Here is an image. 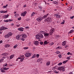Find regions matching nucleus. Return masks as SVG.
Listing matches in <instances>:
<instances>
[{
	"mask_svg": "<svg viewBox=\"0 0 74 74\" xmlns=\"http://www.w3.org/2000/svg\"><path fill=\"white\" fill-rule=\"evenodd\" d=\"M41 60H42V58H39L37 59V62H41Z\"/></svg>",
	"mask_w": 74,
	"mask_h": 74,
	"instance_id": "393cba45",
	"label": "nucleus"
},
{
	"mask_svg": "<svg viewBox=\"0 0 74 74\" xmlns=\"http://www.w3.org/2000/svg\"><path fill=\"white\" fill-rule=\"evenodd\" d=\"M62 64V63L60 62L58 64V65L59 66H61Z\"/></svg>",
	"mask_w": 74,
	"mask_h": 74,
	"instance_id": "c03bdc74",
	"label": "nucleus"
},
{
	"mask_svg": "<svg viewBox=\"0 0 74 74\" xmlns=\"http://www.w3.org/2000/svg\"><path fill=\"white\" fill-rule=\"evenodd\" d=\"M45 21H49V22H51L52 21V19L50 17H49L47 18L45 20Z\"/></svg>",
	"mask_w": 74,
	"mask_h": 74,
	"instance_id": "0eeeda50",
	"label": "nucleus"
},
{
	"mask_svg": "<svg viewBox=\"0 0 74 74\" xmlns=\"http://www.w3.org/2000/svg\"><path fill=\"white\" fill-rule=\"evenodd\" d=\"M19 59H21V58L19 57V58H17L16 60V61H18V60H19Z\"/></svg>",
	"mask_w": 74,
	"mask_h": 74,
	"instance_id": "37998d69",
	"label": "nucleus"
},
{
	"mask_svg": "<svg viewBox=\"0 0 74 74\" xmlns=\"http://www.w3.org/2000/svg\"><path fill=\"white\" fill-rule=\"evenodd\" d=\"M54 73H56V74H58V73H59V72H58L56 71V70L54 71Z\"/></svg>",
	"mask_w": 74,
	"mask_h": 74,
	"instance_id": "49530a36",
	"label": "nucleus"
},
{
	"mask_svg": "<svg viewBox=\"0 0 74 74\" xmlns=\"http://www.w3.org/2000/svg\"><path fill=\"white\" fill-rule=\"evenodd\" d=\"M72 9V7H69L68 8V10H71Z\"/></svg>",
	"mask_w": 74,
	"mask_h": 74,
	"instance_id": "4c0bfd02",
	"label": "nucleus"
},
{
	"mask_svg": "<svg viewBox=\"0 0 74 74\" xmlns=\"http://www.w3.org/2000/svg\"><path fill=\"white\" fill-rule=\"evenodd\" d=\"M69 74H73V73L72 72H71L69 73Z\"/></svg>",
	"mask_w": 74,
	"mask_h": 74,
	"instance_id": "e2e57ef3",
	"label": "nucleus"
},
{
	"mask_svg": "<svg viewBox=\"0 0 74 74\" xmlns=\"http://www.w3.org/2000/svg\"><path fill=\"white\" fill-rule=\"evenodd\" d=\"M39 56H40V55H39L38 54H36L37 58H39Z\"/></svg>",
	"mask_w": 74,
	"mask_h": 74,
	"instance_id": "864d4df0",
	"label": "nucleus"
},
{
	"mask_svg": "<svg viewBox=\"0 0 74 74\" xmlns=\"http://www.w3.org/2000/svg\"><path fill=\"white\" fill-rule=\"evenodd\" d=\"M2 42H3V41L2 40H1L0 41V44H1V43H2Z\"/></svg>",
	"mask_w": 74,
	"mask_h": 74,
	"instance_id": "bf43d9fd",
	"label": "nucleus"
},
{
	"mask_svg": "<svg viewBox=\"0 0 74 74\" xmlns=\"http://www.w3.org/2000/svg\"><path fill=\"white\" fill-rule=\"evenodd\" d=\"M1 71L2 73H5V71L3 70V69H1Z\"/></svg>",
	"mask_w": 74,
	"mask_h": 74,
	"instance_id": "e433bc0d",
	"label": "nucleus"
},
{
	"mask_svg": "<svg viewBox=\"0 0 74 74\" xmlns=\"http://www.w3.org/2000/svg\"><path fill=\"white\" fill-rule=\"evenodd\" d=\"M4 60V59H1L0 60V63H1Z\"/></svg>",
	"mask_w": 74,
	"mask_h": 74,
	"instance_id": "79ce46f5",
	"label": "nucleus"
},
{
	"mask_svg": "<svg viewBox=\"0 0 74 74\" xmlns=\"http://www.w3.org/2000/svg\"><path fill=\"white\" fill-rule=\"evenodd\" d=\"M29 48V47H24L23 48L24 49H27Z\"/></svg>",
	"mask_w": 74,
	"mask_h": 74,
	"instance_id": "a18cd8bd",
	"label": "nucleus"
},
{
	"mask_svg": "<svg viewBox=\"0 0 74 74\" xmlns=\"http://www.w3.org/2000/svg\"><path fill=\"white\" fill-rule=\"evenodd\" d=\"M21 35H18L16 36V39L17 40H22V41H25V39L23 38H22L21 37Z\"/></svg>",
	"mask_w": 74,
	"mask_h": 74,
	"instance_id": "f03ea898",
	"label": "nucleus"
},
{
	"mask_svg": "<svg viewBox=\"0 0 74 74\" xmlns=\"http://www.w3.org/2000/svg\"><path fill=\"white\" fill-rule=\"evenodd\" d=\"M61 48L62 47L59 46L56 47V49H57V50H58V49H61Z\"/></svg>",
	"mask_w": 74,
	"mask_h": 74,
	"instance_id": "7c9ffc66",
	"label": "nucleus"
},
{
	"mask_svg": "<svg viewBox=\"0 0 74 74\" xmlns=\"http://www.w3.org/2000/svg\"><path fill=\"white\" fill-rule=\"evenodd\" d=\"M0 12L1 13H5V12H7V11H4L3 10H1L0 11Z\"/></svg>",
	"mask_w": 74,
	"mask_h": 74,
	"instance_id": "c85d7f7f",
	"label": "nucleus"
},
{
	"mask_svg": "<svg viewBox=\"0 0 74 74\" xmlns=\"http://www.w3.org/2000/svg\"><path fill=\"white\" fill-rule=\"evenodd\" d=\"M74 18V16H72L70 17V18L71 19H73V18Z\"/></svg>",
	"mask_w": 74,
	"mask_h": 74,
	"instance_id": "5fc2aeb1",
	"label": "nucleus"
},
{
	"mask_svg": "<svg viewBox=\"0 0 74 74\" xmlns=\"http://www.w3.org/2000/svg\"><path fill=\"white\" fill-rule=\"evenodd\" d=\"M10 45L7 44V45H5L4 47H5V48H8V47H10Z\"/></svg>",
	"mask_w": 74,
	"mask_h": 74,
	"instance_id": "a878e982",
	"label": "nucleus"
},
{
	"mask_svg": "<svg viewBox=\"0 0 74 74\" xmlns=\"http://www.w3.org/2000/svg\"><path fill=\"white\" fill-rule=\"evenodd\" d=\"M64 23V22H62L61 23V24H63Z\"/></svg>",
	"mask_w": 74,
	"mask_h": 74,
	"instance_id": "0e129e2a",
	"label": "nucleus"
},
{
	"mask_svg": "<svg viewBox=\"0 0 74 74\" xmlns=\"http://www.w3.org/2000/svg\"><path fill=\"white\" fill-rule=\"evenodd\" d=\"M54 15L56 16V18H60V15H58V14H55Z\"/></svg>",
	"mask_w": 74,
	"mask_h": 74,
	"instance_id": "412c9836",
	"label": "nucleus"
},
{
	"mask_svg": "<svg viewBox=\"0 0 74 74\" xmlns=\"http://www.w3.org/2000/svg\"><path fill=\"white\" fill-rule=\"evenodd\" d=\"M67 42L66 41H65L62 42V45L63 46H64L65 45H66V44Z\"/></svg>",
	"mask_w": 74,
	"mask_h": 74,
	"instance_id": "a211bd4d",
	"label": "nucleus"
},
{
	"mask_svg": "<svg viewBox=\"0 0 74 74\" xmlns=\"http://www.w3.org/2000/svg\"><path fill=\"white\" fill-rule=\"evenodd\" d=\"M18 20V21H21V17H20L17 18Z\"/></svg>",
	"mask_w": 74,
	"mask_h": 74,
	"instance_id": "8fccbe9b",
	"label": "nucleus"
},
{
	"mask_svg": "<svg viewBox=\"0 0 74 74\" xmlns=\"http://www.w3.org/2000/svg\"><path fill=\"white\" fill-rule=\"evenodd\" d=\"M18 30L20 31H21V32H23V28L21 27L18 28Z\"/></svg>",
	"mask_w": 74,
	"mask_h": 74,
	"instance_id": "2eb2a0df",
	"label": "nucleus"
},
{
	"mask_svg": "<svg viewBox=\"0 0 74 74\" xmlns=\"http://www.w3.org/2000/svg\"><path fill=\"white\" fill-rule=\"evenodd\" d=\"M25 56L26 58H27L31 56V53H26V54H25Z\"/></svg>",
	"mask_w": 74,
	"mask_h": 74,
	"instance_id": "423d86ee",
	"label": "nucleus"
},
{
	"mask_svg": "<svg viewBox=\"0 0 74 74\" xmlns=\"http://www.w3.org/2000/svg\"><path fill=\"white\" fill-rule=\"evenodd\" d=\"M48 43L49 42L47 40H45L44 42V44H45V45H47Z\"/></svg>",
	"mask_w": 74,
	"mask_h": 74,
	"instance_id": "bb28decb",
	"label": "nucleus"
},
{
	"mask_svg": "<svg viewBox=\"0 0 74 74\" xmlns=\"http://www.w3.org/2000/svg\"><path fill=\"white\" fill-rule=\"evenodd\" d=\"M44 36L45 37H49V33H45V34Z\"/></svg>",
	"mask_w": 74,
	"mask_h": 74,
	"instance_id": "4468645a",
	"label": "nucleus"
},
{
	"mask_svg": "<svg viewBox=\"0 0 74 74\" xmlns=\"http://www.w3.org/2000/svg\"><path fill=\"white\" fill-rule=\"evenodd\" d=\"M53 44H54V43L53 42H51L50 43V45H53Z\"/></svg>",
	"mask_w": 74,
	"mask_h": 74,
	"instance_id": "de8ad7c7",
	"label": "nucleus"
},
{
	"mask_svg": "<svg viewBox=\"0 0 74 74\" xmlns=\"http://www.w3.org/2000/svg\"><path fill=\"white\" fill-rule=\"evenodd\" d=\"M34 44L36 45H38V41H35L34 42Z\"/></svg>",
	"mask_w": 74,
	"mask_h": 74,
	"instance_id": "dca6fc26",
	"label": "nucleus"
},
{
	"mask_svg": "<svg viewBox=\"0 0 74 74\" xmlns=\"http://www.w3.org/2000/svg\"><path fill=\"white\" fill-rule=\"evenodd\" d=\"M58 57H59L60 58H62V55H61V54H59L58 55Z\"/></svg>",
	"mask_w": 74,
	"mask_h": 74,
	"instance_id": "603ef678",
	"label": "nucleus"
},
{
	"mask_svg": "<svg viewBox=\"0 0 74 74\" xmlns=\"http://www.w3.org/2000/svg\"><path fill=\"white\" fill-rule=\"evenodd\" d=\"M36 39L38 40L40 38H42L43 37V35L42 34H40L39 33L38 34L36 35Z\"/></svg>",
	"mask_w": 74,
	"mask_h": 74,
	"instance_id": "f257e3e1",
	"label": "nucleus"
},
{
	"mask_svg": "<svg viewBox=\"0 0 74 74\" xmlns=\"http://www.w3.org/2000/svg\"><path fill=\"white\" fill-rule=\"evenodd\" d=\"M5 37L6 38H8L10 37V36H8V34H7L5 36Z\"/></svg>",
	"mask_w": 74,
	"mask_h": 74,
	"instance_id": "5701e85b",
	"label": "nucleus"
},
{
	"mask_svg": "<svg viewBox=\"0 0 74 74\" xmlns=\"http://www.w3.org/2000/svg\"><path fill=\"white\" fill-rule=\"evenodd\" d=\"M18 47V45L16 44L14 46V49H15V48H16V47Z\"/></svg>",
	"mask_w": 74,
	"mask_h": 74,
	"instance_id": "c9c22d12",
	"label": "nucleus"
},
{
	"mask_svg": "<svg viewBox=\"0 0 74 74\" xmlns=\"http://www.w3.org/2000/svg\"><path fill=\"white\" fill-rule=\"evenodd\" d=\"M14 55L12 54L10 56V59H12L13 58H14Z\"/></svg>",
	"mask_w": 74,
	"mask_h": 74,
	"instance_id": "f3484780",
	"label": "nucleus"
},
{
	"mask_svg": "<svg viewBox=\"0 0 74 74\" xmlns=\"http://www.w3.org/2000/svg\"><path fill=\"white\" fill-rule=\"evenodd\" d=\"M8 36L9 37H10V36H12V33L10 32L8 33Z\"/></svg>",
	"mask_w": 74,
	"mask_h": 74,
	"instance_id": "b1692460",
	"label": "nucleus"
},
{
	"mask_svg": "<svg viewBox=\"0 0 74 74\" xmlns=\"http://www.w3.org/2000/svg\"><path fill=\"white\" fill-rule=\"evenodd\" d=\"M26 7V5H23V7L24 8Z\"/></svg>",
	"mask_w": 74,
	"mask_h": 74,
	"instance_id": "680f3d73",
	"label": "nucleus"
},
{
	"mask_svg": "<svg viewBox=\"0 0 74 74\" xmlns=\"http://www.w3.org/2000/svg\"><path fill=\"white\" fill-rule=\"evenodd\" d=\"M60 37V36L59 35H56V38L57 37Z\"/></svg>",
	"mask_w": 74,
	"mask_h": 74,
	"instance_id": "13d9d810",
	"label": "nucleus"
},
{
	"mask_svg": "<svg viewBox=\"0 0 74 74\" xmlns=\"http://www.w3.org/2000/svg\"><path fill=\"white\" fill-rule=\"evenodd\" d=\"M39 33L40 34H45V32L44 31H41L39 32Z\"/></svg>",
	"mask_w": 74,
	"mask_h": 74,
	"instance_id": "ddd939ff",
	"label": "nucleus"
},
{
	"mask_svg": "<svg viewBox=\"0 0 74 74\" xmlns=\"http://www.w3.org/2000/svg\"><path fill=\"white\" fill-rule=\"evenodd\" d=\"M6 29H8V28L4 27H2L0 28V30H3Z\"/></svg>",
	"mask_w": 74,
	"mask_h": 74,
	"instance_id": "9d476101",
	"label": "nucleus"
},
{
	"mask_svg": "<svg viewBox=\"0 0 74 74\" xmlns=\"http://www.w3.org/2000/svg\"><path fill=\"white\" fill-rule=\"evenodd\" d=\"M71 57H68L66 58L68 60H69V59H70V58Z\"/></svg>",
	"mask_w": 74,
	"mask_h": 74,
	"instance_id": "6e6d98bb",
	"label": "nucleus"
},
{
	"mask_svg": "<svg viewBox=\"0 0 74 74\" xmlns=\"http://www.w3.org/2000/svg\"><path fill=\"white\" fill-rule=\"evenodd\" d=\"M9 16V15H4L3 16L4 18H7Z\"/></svg>",
	"mask_w": 74,
	"mask_h": 74,
	"instance_id": "4be33fe9",
	"label": "nucleus"
},
{
	"mask_svg": "<svg viewBox=\"0 0 74 74\" xmlns=\"http://www.w3.org/2000/svg\"><path fill=\"white\" fill-rule=\"evenodd\" d=\"M20 58H21V59L20 60L21 62H22L23 60H24V58H25L24 55H23L22 56H20Z\"/></svg>",
	"mask_w": 74,
	"mask_h": 74,
	"instance_id": "20e7f679",
	"label": "nucleus"
},
{
	"mask_svg": "<svg viewBox=\"0 0 74 74\" xmlns=\"http://www.w3.org/2000/svg\"><path fill=\"white\" fill-rule=\"evenodd\" d=\"M38 8H39L40 10H42V7L41 6H39Z\"/></svg>",
	"mask_w": 74,
	"mask_h": 74,
	"instance_id": "58836bf2",
	"label": "nucleus"
},
{
	"mask_svg": "<svg viewBox=\"0 0 74 74\" xmlns=\"http://www.w3.org/2000/svg\"><path fill=\"white\" fill-rule=\"evenodd\" d=\"M55 53H56L57 54H59V53H60V52H59V51H57Z\"/></svg>",
	"mask_w": 74,
	"mask_h": 74,
	"instance_id": "ea45409f",
	"label": "nucleus"
},
{
	"mask_svg": "<svg viewBox=\"0 0 74 74\" xmlns=\"http://www.w3.org/2000/svg\"><path fill=\"white\" fill-rule=\"evenodd\" d=\"M26 29H29V27H26Z\"/></svg>",
	"mask_w": 74,
	"mask_h": 74,
	"instance_id": "774afa93",
	"label": "nucleus"
},
{
	"mask_svg": "<svg viewBox=\"0 0 74 74\" xmlns=\"http://www.w3.org/2000/svg\"><path fill=\"white\" fill-rule=\"evenodd\" d=\"M36 55V54H34V55L32 57V58H35Z\"/></svg>",
	"mask_w": 74,
	"mask_h": 74,
	"instance_id": "09e8293b",
	"label": "nucleus"
},
{
	"mask_svg": "<svg viewBox=\"0 0 74 74\" xmlns=\"http://www.w3.org/2000/svg\"><path fill=\"white\" fill-rule=\"evenodd\" d=\"M42 19V18L40 17L36 19V20L38 22H40Z\"/></svg>",
	"mask_w": 74,
	"mask_h": 74,
	"instance_id": "6e6552de",
	"label": "nucleus"
},
{
	"mask_svg": "<svg viewBox=\"0 0 74 74\" xmlns=\"http://www.w3.org/2000/svg\"><path fill=\"white\" fill-rule=\"evenodd\" d=\"M68 62V60L64 61L62 63H63L64 64H65V63H66V62Z\"/></svg>",
	"mask_w": 74,
	"mask_h": 74,
	"instance_id": "f704fd0d",
	"label": "nucleus"
},
{
	"mask_svg": "<svg viewBox=\"0 0 74 74\" xmlns=\"http://www.w3.org/2000/svg\"><path fill=\"white\" fill-rule=\"evenodd\" d=\"M4 22H9V21H8V20H4Z\"/></svg>",
	"mask_w": 74,
	"mask_h": 74,
	"instance_id": "3c124183",
	"label": "nucleus"
},
{
	"mask_svg": "<svg viewBox=\"0 0 74 74\" xmlns=\"http://www.w3.org/2000/svg\"><path fill=\"white\" fill-rule=\"evenodd\" d=\"M21 37L22 38H26L27 36L25 34H22L21 35Z\"/></svg>",
	"mask_w": 74,
	"mask_h": 74,
	"instance_id": "1a4fd4ad",
	"label": "nucleus"
},
{
	"mask_svg": "<svg viewBox=\"0 0 74 74\" xmlns=\"http://www.w3.org/2000/svg\"><path fill=\"white\" fill-rule=\"evenodd\" d=\"M26 13H27V12H26V11H24V12L21 13V16H25L26 15Z\"/></svg>",
	"mask_w": 74,
	"mask_h": 74,
	"instance_id": "9b49d317",
	"label": "nucleus"
},
{
	"mask_svg": "<svg viewBox=\"0 0 74 74\" xmlns=\"http://www.w3.org/2000/svg\"><path fill=\"white\" fill-rule=\"evenodd\" d=\"M8 6V4H6V5L3 6V8H7V7Z\"/></svg>",
	"mask_w": 74,
	"mask_h": 74,
	"instance_id": "72a5a7b5",
	"label": "nucleus"
},
{
	"mask_svg": "<svg viewBox=\"0 0 74 74\" xmlns=\"http://www.w3.org/2000/svg\"><path fill=\"white\" fill-rule=\"evenodd\" d=\"M8 64L7 63L4 64H3V66H4V67H5V66H7Z\"/></svg>",
	"mask_w": 74,
	"mask_h": 74,
	"instance_id": "a19ab883",
	"label": "nucleus"
},
{
	"mask_svg": "<svg viewBox=\"0 0 74 74\" xmlns=\"http://www.w3.org/2000/svg\"><path fill=\"white\" fill-rule=\"evenodd\" d=\"M55 69H56V67H53V70H55Z\"/></svg>",
	"mask_w": 74,
	"mask_h": 74,
	"instance_id": "338daca9",
	"label": "nucleus"
},
{
	"mask_svg": "<svg viewBox=\"0 0 74 74\" xmlns=\"http://www.w3.org/2000/svg\"><path fill=\"white\" fill-rule=\"evenodd\" d=\"M74 32V30L72 29L71 30L69 33V34H71V33H72Z\"/></svg>",
	"mask_w": 74,
	"mask_h": 74,
	"instance_id": "2f4dec72",
	"label": "nucleus"
},
{
	"mask_svg": "<svg viewBox=\"0 0 74 74\" xmlns=\"http://www.w3.org/2000/svg\"><path fill=\"white\" fill-rule=\"evenodd\" d=\"M50 62H48L46 63V66H49L50 64Z\"/></svg>",
	"mask_w": 74,
	"mask_h": 74,
	"instance_id": "473e14b6",
	"label": "nucleus"
},
{
	"mask_svg": "<svg viewBox=\"0 0 74 74\" xmlns=\"http://www.w3.org/2000/svg\"><path fill=\"white\" fill-rule=\"evenodd\" d=\"M7 55H8V53H3L1 54V56H6Z\"/></svg>",
	"mask_w": 74,
	"mask_h": 74,
	"instance_id": "f8f14e48",
	"label": "nucleus"
},
{
	"mask_svg": "<svg viewBox=\"0 0 74 74\" xmlns=\"http://www.w3.org/2000/svg\"><path fill=\"white\" fill-rule=\"evenodd\" d=\"M40 44L41 45H42V44H43V42H40Z\"/></svg>",
	"mask_w": 74,
	"mask_h": 74,
	"instance_id": "4d7b16f0",
	"label": "nucleus"
},
{
	"mask_svg": "<svg viewBox=\"0 0 74 74\" xmlns=\"http://www.w3.org/2000/svg\"><path fill=\"white\" fill-rule=\"evenodd\" d=\"M9 68H6L5 67H4L3 68V70H8Z\"/></svg>",
	"mask_w": 74,
	"mask_h": 74,
	"instance_id": "cd10ccee",
	"label": "nucleus"
},
{
	"mask_svg": "<svg viewBox=\"0 0 74 74\" xmlns=\"http://www.w3.org/2000/svg\"><path fill=\"white\" fill-rule=\"evenodd\" d=\"M69 54H70V52H68L67 53V55H69Z\"/></svg>",
	"mask_w": 74,
	"mask_h": 74,
	"instance_id": "052dcab7",
	"label": "nucleus"
},
{
	"mask_svg": "<svg viewBox=\"0 0 74 74\" xmlns=\"http://www.w3.org/2000/svg\"><path fill=\"white\" fill-rule=\"evenodd\" d=\"M52 3L58 5V2H57L56 1H53L52 2Z\"/></svg>",
	"mask_w": 74,
	"mask_h": 74,
	"instance_id": "6ab92c4d",
	"label": "nucleus"
},
{
	"mask_svg": "<svg viewBox=\"0 0 74 74\" xmlns=\"http://www.w3.org/2000/svg\"><path fill=\"white\" fill-rule=\"evenodd\" d=\"M35 15V13H34V12H33L31 14V16L32 17V16H34Z\"/></svg>",
	"mask_w": 74,
	"mask_h": 74,
	"instance_id": "c756f323",
	"label": "nucleus"
},
{
	"mask_svg": "<svg viewBox=\"0 0 74 74\" xmlns=\"http://www.w3.org/2000/svg\"><path fill=\"white\" fill-rule=\"evenodd\" d=\"M48 16V14H47L46 15H45V16H43V19H45L46 18H47V17Z\"/></svg>",
	"mask_w": 74,
	"mask_h": 74,
	"instance_id": "aec40b11",
	"label": "nucleus"
},
{
	"mask_svg": "<svg viewBox=\"0 0 74 74\" xmlns=\"http://www.w3.org/2000/svg\"><path fill=\"white\" fill-rule=\"evenodd\" d=\"M11 25H12V26H14V23H12L11 24Z\"/></svg>",
	"mask_w": 74,
	"mask_h": 74,
	"instance_id": "69168bd1",
	"label": "nucleus"
},
{
	"mask_svg": "<svg viewBox=\"0 0 74 74\" xmlns=\"http://www.w3.org/2000/svg\"><path fill=\"white\" fill-rule=\"evenodd\" d=\"M55 32V29L53 28H52L51 29L50 31L49 34L50 35H52V33H53Z\"/></svg>",
	"mask_w": 74,
	"mask_h": 74,
	"instance_id": "39448f33",
	"label": "nucleus"
},
{
	"mask_svg": "<svg viewBox=\"0 0 74 74\" xmlns=\"http://www.w3.org/2000/svg\"><path fill=\"white\" fill-rule=\"evenodd\" d=\"M58 70H60V71H64L65 70L64 67V66H62L61 67H59L58 68Z\"/></svg>",
	"mask_w": 74,
	"mask_h": 74,
	"instance_id": "7ed1b4c3",
	"label": "nucleus"
}]
</instances>
